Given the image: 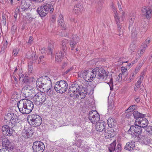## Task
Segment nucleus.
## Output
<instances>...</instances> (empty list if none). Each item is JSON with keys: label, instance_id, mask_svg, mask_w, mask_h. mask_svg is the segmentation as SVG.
I'll list each match as a JSON object with an SVG mask.
<instances>
[{"label": "nucleus", "instance_id": "052dcab7", "mask_svg": "<svg viewBox=\"0 0 152 152\" xmlns=\"http://www.w3.org/2000/svg\"><path fill=\"white\" fill-rule=\"evenodd\" d=\"M118 7L120 11L121 12L123 11V10H122L121 8V5L118 2Z\"/></svg>", "mask_w": 152, "mask_h": 152}, {"label": "nucleus", "instance_id": "dca6fc26", "mask_svg": "<svg viewBox=\"0 0 152 152\" xmlns=\"http://www.w3.org/2000/svg\"><path fill=\"white\" fill-rule=\"evenodd\" d=\"M0 140L2 142L3 147L8 148L9 146H11V143L6 136L4 135H1L0 137Z\"/></svg>", "mask_w": 152, "mask_h": 152}, {"label": "nucleus", "instance_id": "4be33fe9", "mask_svg": "<svg viewBox=\"0 0 152 152\" xmlns=\"http://www.w3.org/2000/svg\"><path fill=\"white\" fill-rule=\"evenodd\" d=\"M136 140L139 142H141L146 145L149 144L150 142V140L149 138L144 136H141L139 138H138L137 140Z\"/></svg>", "mask_w": 152, "mask_h": 152}, {"label": "nucleus", "instance_id": "0e129e2a", "mask_svg": "<svg viewBox=\"0 0 152 152\" xmlns=\"http://www.w3.org/2000/svg\"><path fill=\"white\" fill-rule=\"evenodd\" d=\"M77 10H78V11H81V10L82 9V10H83V6H81V5H80V7H77Z\"/></svg>", "mask_w": 152, "mask_h": 152}, {"label": "nucleus", "instance_id": "603ef678", "mask_svg": "<svg viewBox=\"0 0 152 152\" xmlns=\"http://www.w3.org/2000/svg\"><path fill=\"white\" fill-rule=\"evenodd\" d=\"M141 66V64H140L138 66H137L136 67V68L135 69V70L134 71L137 74L139 70H140Z\"/></svg>", "mask_w": 152, "mask_h": 152}, {"label": "nucleus", "instance_id": "ddd939ff", "mask_svg": "<svg viewBox=\"0 0 152 152\" xmlns=\"http://www.w3.org/2000/svg\"><path fill=\"white\" fill-rule=\"evenodd\" d=\"M50 82H51L50 79L47 76H44L37 79L36 82V86H40Z\"/></svg>", "mask_w": 152, "mask_h": 152}, {"label": "nucleus", "instance_id": "6e6552de", "mask_svg": "<svg viewBox=\"0 0 152 152\" xmlns=\"http://www.w3.org/2000/svg\"><path fill=\"white\" fill-rule=\"evenodd\" d=\"M88 118L92 124H95L99 121L100 116L96 111L92 110L90 111Z\"/></svg>", "mask_w": 152, "mask_h": 152}, {"label": "nucleus", "instance_id": "f257e3e1", "mask_svg": "<svg viewBox=\"0 0 152 152\" xmlns=\"http://www.w3.org/2000/svg\"><path fill=\"white\" fill-rule=\"evenodd\" d=\"M19 111L23 114H28L33 110L34 104L31 101L26 99V101H20L17 104Z\"/></svg>", "mask_w": 152, "mask_h": 152}, {"label": "nucleus", "instance_id": "3c124183", "mask_svg": "<svg viewBox=\"0 0 152 152\" xmlns=\"http://www.w3.org/2000/svg\"><path fill=\"white\" fill-rule=\"evenodd\" d=\"M73 67H71L69 69H67V70H66V71L64 72H63V75H65V74H67L70 71H72L73 69Z\"/></svg>", "mask_w": 152, "mask_h": 152}, {"label": "nucleus", "instance_id": "0eeeda50", "mask_svg": "<svg viewBox=\"0 0 152 152\" xmlns=\"http://www.w3.org/2000/svg\"><path fill=\"white\" fill-rule=\"evenodd\" d=\"M94 69H90L87 71H85L83 72V77L87 82L92 81L96 77V72H94Z\"/></svg>", "mask_w": 152, "mask_h": 152}, {"label": "nucleus", "instance_id": "6ab92c4d", "mask_svg": "<svg viewBox=\"0 0 152 152\" xmlns=\"http://www.w3.org/2000/svg\"><path fill=\"white\" fill-rule=\"evenodd\" d=\"M135 147V142L134 140H132L127 142L124 147V148L130 151L133 150Z\"/></svg>", "mask_w": 152, "mask_h": 152}, {"label": "nucleus", "instance_id": "774afa93", "mask_svg": "<svg viewBox=\"0 0 152 152\" xmlns=\"http://www.w3.org/2000/svg\"><path fill=\"white\" fill-rule=\"evenodd\" d=\"M56 20L55 17L54 16H53L51 18V20L53 22H54Z\"/></svg>", "mask_w": 152, "mask_h": 152}, {"label": "nucleus", "instance_id": "c03bdc74", "mask_svg": "<svg viewBox=\"0 0 152 152\" xmlns=\"http://www.w3.org/2000/svg\"><path fill=\"white\" fill-rule=\"evenodd\" d=\"M129 25H132L134 23V21L135 20V16L134 15L132 16H130L129 17Z\"/></svg>", "mask_w": 152, "mask_h": 152}, {"label": "nucleus", "instance_id": "2f4dec72", "mask_svg": "<svg viewBox=\"0 0 152 152\" xmlns=\"http://www.w3.org/2000/svg\"><path fill=\"white\" fill-rule=\"evenodd\" d=\"M54 48V46L52 42H48V49L47 52L48 54L51 55L52 54L53 50Z\"/></svg>", "mask_w": 152, "mask_h": 152}, {"label": "nucleus", "instance_id": "f3484780", "mask_svg": "<svg viewBox=\"0 0 152 152\" xmlns=\"http://www.w3.org/2000/svg\"><path fill=\"white\" fill-rule=\"evenodd\" d=\"M148 121L144 117L140 118L138 121V124L141 128H145L148 125Z\"/></svg>", "mask_w": 152, "mask_h": 152}, {"label": "nucleus", "instance_id": "39448f33", "mask_svg": "<svg viewBox=\"0 0 152 152\" xmlns=\"http://www.w3.org/2000/svg\"><path fill=\"white\" fill-rule=\"evenodd\" d=\"M142 132L141 128L138 125L132 126L128 131V133L134 137L135 140H137L138 138L141 137L140 134Z\"/></svg>", "mask_w": 152, "mask_h": 152}, {"label": "nucleus", "instance_id": "5fc2aeb1", "mask_svg": "<svg viewBox=\"0 0 152 152\" xmlns=\"http://www.w3.org/2000/svg\"><path fill=\"white\" fill-rule=\"evenodd\" d=\"M119 21H120V20H119V18L118 22H116V23L118 26V28L119 30V33H120L121 32V31H120V29L121 28V26L120 25V24Z\"/></svg>", "mask_w": 152, "mask_h": 152}, {"label": "nucleus", "instance_id": "7ed1b4c3", "mask_svg": "<svg viewBox=\"0 0 152 152\" xmlns=\"http://www.w3.org/2000/svg\"><path fill=\"white\" fill-rule=\"evenodd\" d=\"M68 88V85L66 80H61L57 82L55 85L54 89L57 93L62 94L65 92Z\"/></svg>", "mask_w": 152, "mask_h": 152}, {"label": "nucleus", "instance_id": "680f3d73", "mask_svg": "<svg viewBox=\"0 0 152 152\" xmlns=\"http://www.w3.org/2000/svg\"><path fill=\"white\" fill-rule=\"evenodd\" d=\"M150 42V38H148L145 41V42L146 44L145 45H147V44H148Z\"/></svg>", "mask_w": 152, "mask_h": 152}, {"label": "nucleus", "instance_id": "9d476101", "mask_svg": "<svg viewBox=\"0 0 152 152\" xmlns=\"http://www.w3.org/2000/svg\"><path fill=\"white\" fill-rule=\"evenodd\" d=\"M88 93V90L84 89L83 87L79 86H77V98L79 99L84 98Z\"/></svg>", "mask_w": 152, "mask_h": 152}, {"label": "nucleus", "instance_id": "338daca9", "mask_svg": "<svg viewBox=\"0 0 152 152\" xmlns=\"http://www.w3.org/2000/svg\"><path fill=\"white\" fill-rule=\"evenodd\" d=\"M44 58V56H40L39 58V61L40 62H41L43 58Z\"/></svg>", "mask_w": 152, "mask_h": 152}, {"label": "nucleus", "instance_id": "a211bd4d", "mask_svg": "<svg viewBox=\"0 0 152 152\" xmlns=\"http://www.w3.org/2000/svg\"><path fill=\"white\" fill-rule=\"evenodd\" d=\"M43 7L44 8L47 13L50 12V13H53L54 10L53 6L48 3H45L42 5Z\"/></svg>", "mask_w": 152, "mask_h": 152}, {"label": "nucleus", "instance_id": "e433bc0d", "mask_svg": "<svg viewBox=\"0 0 152 152\" xmlns=\"http://www.w3.org/2000/svg\"><path fill=\"white\" fill-rule=\"evenodd\" d=\"M70 44L71 49L72 50H74L76 46V42L75 41V39H71L70 40Z\"/></svg>", "mask_w": 152, "mask_h": 152}, {"label": "nucleus", "instance_id": "1a4fd4ad", "mask_svg": "<svg viewBox=\"0 0 152 152\" xmlns=\"http://www.w3.org/2000/svg\"><path fill=\"white\" fill-rule=\"evenodd\" d=\"M32 149L34 152H43L45 149V145L41 141H35L33 143Z\"/></svg>", "mask_w": 152, "mask_h": 152}, {"label": "nucleus", "instance_id": "864d4df0", "mask_svg": "<svg viewBox=\"0 0 152 152\" xmlns=\"http://www.w3.org/2000/svg\"><path fill=\"white\" fill-rule=\"evenodd\" d=\"M137 35V34L135 29H133L132 31V37H135Z\"/></svg>", "mask_w": 152, "mask_h": 152}, {"label": "nucleus", "instance_id": "a878e982", "mask_svg": "<svg viewBox=\"0 0 152 152\" xmlns=\"http://www.w3.org/2000/svg\"><path fill=\"white\" fill-rule=\"evenodd\" d=\"M144 72H142L141 73L140 78L138 80L135 85L136 87L134 88V90L135 91H136L137 90V88H139L140 87V85H141V83L144 78Z\"/></svg>", "mask_w": 152, "mask_h": 152}, {"label": "nucleus", "instance_id": "cd10ccee", "mask_svg": "<svg viewBox=\"0 0 152 152\" xmlns=\"http://www.w3.org/2000/svg\"><path fill=\"white\" fill-rule=\"evenodd\" d=\"M18 117L16 114H15L14 116L10 121V122L11 123L12 128L16 126L17 124L18 123Z\"/></svg>", "mask_w": 152, "mask_h": 152}, {"label": "nucleus", "instance_id": "412c9836", "mask_svg": "<svg viewBox=\"0 0 152 152\" xmlns=\"http://www.w3.org/2000/svg\"><path fill=\"white\" fill-rule=\"evenodd\" d=\"M37 12L41 17H44L47 14L46 11L44 8L43 7L42 5L37 8Z\"/></svg>", "mask_w": 152, "mask_h": 152}, {"label": "nucleus", "instance_id": "c9c22d12", "mask_svg": "<svg viewBox=\"0 0 152 152\" xmlns=\"http://www.w3.org/2000/svg\"><path fill=\"white\" fill-rule=\"evenodd\" d=\"M15 114L12 113H8L5 117V118L6 120L10 121L11 119L14 116Z\"/></svg>", "mask_w": 152, "mask_h": 152}, {"label": "nucleus", "instance_id": "a18cd8bd", "mask_svg": "<svg viewBox=\"0 0 152 152\" xmlns=\"http://www.w3.org/2000/svg\"><path fill=\"white\" fill-rule=\"evenodd\" d=\"M136 47V45L134 44L133 43L131 44L130 45L129 50L132 52L133 51L135 50Z\"/></svg>", "mask_w": 152, "mask_h": 152}, {"label": "nucleus", "instance_id": "4d7b16f0", "mask_svg": "<svg viewBox=\"0 0 152 152\" xmlns=\"http://www.w3.org/2000/svg\"><path fill=\"white\" fill-rule=\"evenodd\" d=\"M122 76L123 74L122 73H120L119 75H118L119 81H121L122 79H123Z\"/></svg>", "mask_w": 152, "mask_h": 152}, {"label": "nucleus", "instance_id": "49530a36", "mask_svg": "<svg viewBox=\"0 0 152 152\" xmlns=\"http://www.w3.org/2000/svg\"><path fill=\"white\" fill-rule=\"evenodd\" d=\"M121 144H118L116 147L115 148L114 152H121Z\"/></svg>", "mask_w": 152, "mask_h": 152}, {"label": "nucleus", "instance_id": "5701e85b", "mask_svg": "<svg viewBox=\"0 0 152 152\" xmlns=\"http://www.w3.org/2000/svg\"><path fill=\"white\" fill-rule=\"evenodd\" d=\"M75 84H72L71 86H70L69 89L68 91L69 93H72L70 94V96L71 97H74V96H76V88L75 87Z\"/></svg>", "mask_w": 152, "mask_h": 152}, {"label": "nucleus", "instance_id": "6e6d98bb", "mask_svg": "<svg viewBox=\"0 0 152 152\" xmlns=\"http://www.w3.org/2000/svg\"><path fill=\"white\" fill-rule=\"evenodd\" d=\"M18 50L17 49H16L13 50V54L15 56L18 54Z\"/></svg>", "mask_w": 152, "mask_h": 152}, {"label": "nucleus", "instance_id": "f704fd0d", "mask_svg": "<svg viewBox=\"0 0 152 152\" xmlns=\"http://www.w3.org/2000/svg\"><path fill=\"white\" fill-rule=\"evenodd\" d=\"M116 145L115 141H114L113 143L108 145V148L110 152H114Z\"/></svg>", "mask_w": 152, "mask_h": 152}, {"label": "nucleus", "instance_id": "b1692460", "mask_svg": "<svg viewBox=\"0 0 152 152\" xmlns=\"http://www.w3.org/2000/svg\"><path fill=\"white\" fill-rule=\"evenodd\" d=\"M108 126L110 128L115 127L116 125V120L113 118H109L107 120Z\"/></svg>", "mask_w": 152, "mask_h": 152}, {"label": "nucleus", "instance_id": "a19ab883", "mask_svg": "<svg viewBox=\"0 0 152 152\" xmlns=\"http://www.w3.org/2000/svg\"><path fill=\"white\" fill-rule=\"evenodd\" d=\"M22 81H23V83L25 84L28 85L30 84L29 77L28 76H25L22 79Z\"/></svg>", "mask_w": 152, "mask_h": 152}, {"label": "nucleus", "instance_id": "c85d7f7f", "mask_svg": "<svg viewBox=\"0 0 152 152\" xmlns=\"http://www.w3.org/2000/svg\"><path fill=\"white\" fill-rule=\"evenodd\" d=\"M64 53L61 52L56 53V60L57 62H61L63 58Z\"/></svg>", "mask_w": 152, "mask_h": 152}, {"label": "nucleus", "instance_id": "f03ea898", "mask_svg": "<svg viewBox=\"0 0 152 152\" xmlns=\"http://www.w3.org/2000/svg\"><path fill=\"white\" fill-rule=\"evenodd\" d=\"M28 121L31 126L36 127L41 124L42 120L41 117L39 115L33 114L28 115Z\"/></svg>", "mask_w": 152, "mask_h": 152}, {"label": "nucleus", "instance_id": "09e8293b", "mask_svg": "<svg viewBox=\"0 0 152 152\" xmlns=\"http://www.w3.org/2000/svg\"><path fill=\"white\" fill-rule=\"evenodd\" d=\"M108 107L109 111H112L115 109L114 106L112 103L109 105Z\"/></svg>", "mask_w": 152, "mask_h": 152}, {"label": "nucleus", "instance_id": "69168bd1", "mask_svg": "<svg viewBox=\"0 0 152 152\" xmlns=\"http://www.w3.org/2000/svg\"><path fill=\"white\" fill-rule=\"evenodd\" d=\"M24 76V75L22 74H20V75H19V80L20 81L21 80L22 81V79H23V78H24V77H23V76Z\"/></svg>", "mask_w": 152, "mask_h": 152}, {"label": "nucleus", "instance_id": "473e14b6", "mask_svg": "<svg viewBox=\"0 0 152 152\" xmlns=\"http://www.w3.org/2000/svg\"><path fill=\"white\" fill-rule=\"evenodd\" d=\"M33 88L32 86L29 84L26 85L22 88V91H24L25 93H27Z\"/></svg>", "mask_w": 152, "mask_h": 152}, {"label": "nucleus", "instance_id": "7c9ffc66", "mask_svg": "<svg viewBox=\"0 0 152 152\" xmlns=\"http://www.w3.org/2000/svg\"><path fill=\"white\" fill-rule=\"evenodd\" d=\"M133 116L135 118H140L141 117H144V115L139 112L137 110L134 111L132 113Z\"/></svg>", "mask_w": 152, "mask_h": 152}, {"label": "nucleus", "instance_id": "f8f14e48", "mask_svg": "<svg viewBox=\"0 0 152 152\" xmlns=\"http://www.w3.org/2000/svg\"><path fill=\"white\" fill-rule=\"evenodd\" d=\"M2 133L4 135L10 136L13 134L15 130L7 125H4L2 126Z\"/></svg>", "mask_w": 152, "mask_h": 152}, {"label": "nucleus", "instance_id": "79ce46f5", "mask_svg": "<svg viewBox=\"0 0 152 152\" xmlns=\"http://www.w3.org/2000/svg\"><path fill=\"white\" fill-rule=\"evenodd\" d=\"M121 70L122 72L121 73L123 74V75H124V76L128 75L127 69L125 67H121Z\"/></svg>", "mask_w": 152, "mask_h": 152}, {"label": "nucleus", "instance_id": "423d86ee", "mask_svg": "<svg viewBox=\"0 0 152 152\" xmlns=\"http://www.w3.org/2000/svg\"><path fill=\"white\" fill-rule=\"evenodd\" d=\"M94 72H96V78L101 81H105L108 76L107 72L102 68L97 67L94 68Z\"/></svg>", "mask_w": 152, "mask_h": 152}, {"label": "nucleus", "instance_id": "c756f323", "mask_svg": "<svg viewBox=\"0 0 152 152\" xmlns=\"http://www.w3.org/2000/svg\"><path fill=\"white\" fill-rule=\"evenodd\" d=\"M147 47L148 46L144 44L141 45L140 48L139 53H138L139 56L137 57L138 58H139L144 53Z\"/></svg>", "mask_w": 152, "mask_h": 152}, {"label": "nucleus", "instance_id": "bb28decb", "mask_svg": "<svg viewBox=\"0 0 152 152\" xmlns=\"http://www.w3.org/2000/svg\"><path fill=\"white\" fill-rule=\"evenodd\" d=\"M111 7L114 13V16L115 20L116 21L118 22L119 21V18L118 15V12L116 10L115 7L113 4L112 5Z\"/></svg>", "mask_w": 152, "mask_h": 152}, {"label": "nucleus", "instance_id": "8fccbe9b", "mask_svg": "<svg viewBox=\"0 0 152 152\" xmlns=\"http://www.w3.org/2000/svg\"><path fill=\"white\" fill-rule=\"evenodd\" d=\"M137 90H139V91L140 93L144 91L145 90L144 87L142 85H140V87L139 88H137Z\"/></svg>", "mask_w": 152, "mask_h": 152}, {"label": "nucleus", "instance_id": "aec40b11", "mask_svg": "<svg viewBox=\"0 0 152 152\" xmlns=\"http://www.w3.org/2000/svg\"><path fill=\"white\" fill-rule=\"evenodd\" d=\"M30 5L27 4L25 0H22L20 5V10L21 11H25L30 9L29 7Z\"/></svg>", "mask_w": 152, "mask_h": 152}, {"label": "nucleus", "instance_id": "37998d69", "mask_svg": "<svg viewBox=\"0 0 152 152\" xmlns=\"http://www.w3.org/2000/svg\"><path fill=\"white\" fill-rule=\"evenodd\" d=\"M136 74L137 73L133 71L131 74L129 78L127 80V81L129 82H130V80H132L135 77Z\"/></svg>", "mask_w": 152, "mask_h": 152}, {"label": "nucleus", "instance_id": "20e7f679", "mask_svg": "<svg viewBox=\"0 0 152 152\" xmlns=\"http://www.w3.org/2000/svg\"><path fill=\"white\" fill-rule=\"evenodd\" d=\"M46 99V96L43 92H37L36 95L31 99L37 105H41Z\"/></svg>", "mask_w": 152, "mask_h": 152}, {"label": "nucleus", "instance_id": "9b49d317", "mask_svg": "<svg viewBox=\"0 0 152 152\" xmlns=\"http://www.w3.org/2000/svg\"><path fill=\"white\" fill-rule=\"evenodd\" d=\"M52 84V83L50 82L36 87L37 89L40 91H42V92H46L47 94H50L51 92Z\"/></svg>", "mask_w": 152, "mask_h": 152}, {"label": "nucleus", "instance_id": "de8ad7c7", "mask_svg": "<svg viewBox=\"0 0 152 152\" xmlns=\"http://www.w3.org/2000/svg\"><path fill=\"white\" fill-rule=\"evenodd\" d=\"M119 17V19H120L122 21H123L125 19V12L124 11H122V12L121 13L120 17Z\"/></svg>", "mask_w": 152, "mask_h": 152}, {"label": "nucleus", "instance_id": "4c0bfd02", "mask_svg": "<svg viewBox=\"0 0 152 152\" xmlns=\"http://www.w3.org/2000/svg\"><path fill=\"white\" fill-rule=\"evenodd\" d=\"M136 107V106L135 105H133L129 107L128 109L125 111L126 113H128L129 112H133L135 109Z\"/></svg>", "mask_w": 152, "mask_h": 152}, {"label": "nucleus", "instance_id": "13d9d810", "mask_svg": "<svg viewBox=\"0 0 152 152\" xmlns=\"http://www.w3.org/2000/svg\"><path fill=\"white\" fill-rule=\"evenodd\" d=\"M1 152H10L8 149L6 148L1 149Z\"/></svg>", "mask_w": 152, "mask_h": 152}, {"label": "nucleus", "instance_id": "58836bf2", "mask_svg": "<svg viewBox=\"0 0 152 152\" xmlns=\"http://www.w3.org/2000/svg\"><path fill=\"white\" fill-rule=\"evenodd\" d=\"M68 42V41L66 39H63L61 43V45L62 46L63 50L64 51L66 49V44ZM64 52H65L64 51Z\"/></svg>", "mask_w": 152, "mask_h": 152}, {"label": "nucleus", "instance_id": "ea45409f", "mask_svg": "<svg viewBox=\"0 0 152 152\" xmlns=\"http://www.w3.org/2000/svg\"><path fill=\"white\" fill-rule=\"evenodd\" d=\"M37 92H36L33 88L27 93H28V96H31L32 98V97H34V96H35V95L37 94Z\"/></svg>", "mask_w": 152, "mask_h": 152}, {"label": "nucleus", "instance_id": "4468645a", "mask_svg": "<svg viewBox=\"0 0 152 152\" xmlns=\"http://www.w3.org/2000/svg\"><path fill=\"white\" fill-rule=\"evenodd\" d=\"M142 15L146 17L147 18H150L151 15V10L148 6H144L141 9Z\"/></svg>", "mask_w": 152, "mask_h": 152}, {"label": "nucleus", "instance_id": "bf43d9fd", "mask_svg": "<svg viewBox=\"0 0 152 152\" xmlns=\"http://www.w3.org/2000/svg\"><path fill=\"white\" fill-rule=\"evenodd\" d=\"M33 69V67L31 65H28V70L30 72H31Z\"/></svg>", "mask_w": 152, "mask_h": 152}, {"label": "nucleus", "instance_id": "2eb2a0df", "mask_svg": "<svg viewBox=\"0 0 152 152\" xmlns=\"http://www.w3.org/2000/svg\"><path fill=\"white\" fill-rule=\"evenodd\" d=\"M96 124L95 129L97 131L99 132L104 131L106 133V131L105 129V123L104 121H101Z\"/></svg>", "mask_w": 152, "mask_h": 152}, {"label": "nucleus", "instance_id": "393cba45", "mask_svg": "<svg viewBox=\"0 0 152 152\" xmlns=\"http://www.w3.org/2000/svg\"><path fill=\"white\" fill-rule=\"evenodd\" d=\"M58 22L59 26H60L61 27H62L64 29H65L66 28L63 16L61 14L59 15V18H58Z\"/></svg>", "mask_w": 152, "mask_h": 152}, {"label": "nucleus", "instance_id": "e2e57ef3", "mask_svg": "<svg viewBox=\"0 0 152 152\" xmlns=\"http://www.w3.org/2000/svg\"><path fill=\"white\" fill-rule=\"evenodd\" d=\"M32 41V37L31 36L30 37L28 43H31Z\"/></svg>", "mask_w": 152, "mask_h": 152}, {"label": "nucleus", "instance_id": "72a5a7b5", "mask_svg": "<svg viewBox=\"0 0 152 152\" xmlns=\"http://www.w3.org/2000/svg\"><path fill=\"white\" fill-rule=\"evenodd\" d=\"M83 142L82 140L81 139L78 140L77 142V146L79 147V150L78 149V152H81V151H83V145L82 143Z\"/></svg>", "mask_w": 152, "mask_h": 152}]
</instances>
